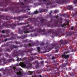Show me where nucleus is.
Wrapping results in <instances>:
<instances>
[{"label": "nucleus", "instance_id": "obj_1", "mask_svg": "<svg viewBox=\"0 0 77 77\" xmlns=\"http://www.w3.org/2000/svg\"><path fill=\"white\" fill-rule=\"evenodd\" d=\"M28 17H29V16H27L26 15L21 16L18 17H9V16H4L0 15V26H1L2 23L3 22L2 21V20H8L11 19H14V20H17V23H18L20 21L24 20V18H27ZM16 26H17V25L15 23H12V24H8L7 22H5V23H3L1 26H0V28L3 29L4 27H7L8 29L9 28H12L13 29H14V27H15Z\"/></svg>", "mask_w": 77, "mask_h": 77}, {"label": "nucleus", "instance_id": "obj_2", "mask_svg": "<svg viewBox=\"0 0 77 77\" xmlns=\"http://www.w3.org/2000/svg\"><path fill=\"white\" fill-rule=\"evenodd\" d=\"M60 44H51V47L47 45L46 46H44V48L45 50H48L50 51L51 50H52L53 48H54L55 49H59L60 47L61 46V45L64 44H68V42L66 40L63 41V40H60Z\"/></svg>", "mask_w": 77, "mask_h": 77}, {"label": "nucleus", "instance_id": "obj_3", "mask_svg": "<svg viewBox=\"0 0 77 77\" xmlns=\"http://www.w3.org/2000/svg\"><path fill=\"white\" fill-rule=\"evenodd\" d=\"M40 22H37L35 23V25L38 26V27H42L44 26H47L48 27H53V24H50V23H51V21H48L47 20L42 19L40 21Z\"/></svg>", "mask_w": 77, "mask_h": 77}, {"label": "nucleus", "instance_id": "obj_4", "mask_svg": "<svg viewBox=\"0 0 77 77\" xmlns=\"http://www.w3.org/2000/svg\"><path fill=\"white\" fill-rule=\"evenodd\" d=\"M44 2H45V4L46 5V6H49V5H51L52 4H54V3H58L59 5L60 4H62L63 3H67V2L68 1H70L71 0H59L58 1H55L54 2H52V3H51V2L49 0H42Z\"/></svg>", "mask_w": 77, "mask_h": 77}, {"label": "nucleus", "instance_id": "obj_5", "mask_svg": "<svg viewBox=\"0 0 77 77\" xmlns=\"http://www.w3.org/2000/svg\"><path fill=\"white\" fill-rule=\"evenodd\" d=\"M30 27L29 28H27V27ZM33 27H32V26L31 25L28 24L27 26H23L21 28L22 30H21V28H19L18 29V33L19 34L21 35L22 34H23V33H29V31H28V30H29L30 29H32Z\"/></svg>", "mask_w": 77, "mask_h": 77}, {"label": "nucleus", "instance_id": "obj_6", "mask_svg": "<svg viewBox=\"0 0 77 77\" xmlns=\"http://www.w3.org/2000/svg\"><path fill=\"white\" fill-rule=\"evenodd\" d=\"M31 49H28L26 50H25L23 51H22L21 50H19L17 51V50H15L13 52L12 54L13 57H15L16 56H18V54H20V56L23 57L24 55V53H27L30 51Z\"/></svg>", "mask_w": 77, "mask_h": 77}, {"label": "nucleus", "instance_id": "obj_7", "mask_svg": "<svg viewBox=\"0 0 77 77\" xmlns=\"http://www.w3.org/2000/svg\"><path fill=\"white\" fill-rule=\"evenodd\" d=\"M62 29H59L58 30H55L54 29H49L48 30V33H52L54 35V36H61L62 35Z\"/></svg>", "mask_w": 77, "mask_h": 77}, {"label": "nucleus", "instance_id": "obj_8", "mask_svg": "<svg viewBox=\"0 0 77 77\" xmlns=\"http://www.w3.org/2000/svg\"><path fill=\"white\" fill-rule=\"evenodd\" d=\"M34 32H36L37 31L38 33H35L34 34V35L35 36H38V34L39 35L41 34L42 35H47V33L45 32V29H41V28H40L39 29H34L33 30Z\"/></svg>", "mask_w": 77, "mask_h": 77}, {"label": "nucleus", "instance_id": "obj_9", "mask_svg": "<svg viewBox=\"0 0 77 77\" xmlns=\"http://www.w3.org/2000/svg\"><path fill=\"white\" fill-rule=\"evenodd\" d=\"M1 60H3L4 64H6L7 63L11 62H12V61H14V59L13 58H11L7 60L4 57H2L1 58Z\"/></svg>", "mask_w": 77, "mask_h": 77}, {"label": "nucleus", "instance_id": "obj_10", "mask_svg": "<svg viewBox=\"0 0 77 77\" xmlns=\"http://www.w3.org/2000/svg\"><path fill=\"white\" fill-rule=\"evenodd\" d=\"M69 53V51L64 52L63 54L62 55V57L63 58V59H69V56H70V55L69 54H67V53Z\"/></svg>", "mask_w": 77, "mask_h": 77}, {"label": "nucleus", "instance_id": "obj_11", "mask_svg": "<svg viewBox=\"0 0 77 77\" xmlns=\"http://www.w3.org/2000/svg\"><path fill=\"white\" fill-rule=\"evenodd\" d=\"M38 45H39V42H36L35 43H33L32 45V44L30 43L28 44V45H27L26 44H25L24 45V47H25V48H26L29 46V47H33V46H38Z\"/></svg>", "mask_w": 77, "mask_h": 77}, {"label": "nucleus", "instance_id": "obj_12", "mask_svg": "<svg viewBox=\"0 0 77 77\" xmlns=\"http://www.w3.org/2000/svg\"><path fill=\"white\" fill-rule=\"evenodd\" d=\"M11 36H13L10 37V38H6L4 40V41L5 42H6L8 41H9L10 40H13V39H16V37H14V34L13 33V32H11Z\"/></svg>", "mask_w": 77, "mask_h": 77}, {"label": "nucleus", "instance_id": "obj_13", "mask_svg": "<svg viewBox=\"0 0 77 77\" xmlns=\"http://www.w3.org/2000/svg\"><path fill=\"white\" fill-rule=\"evenodd\" d=\"M10 71H11V69H7L3 71V74L5 75H11V73L10 72Z\"/></svg>", "mask_w": 77, "mask_h": 77}, {"label": "nucleus", "instance_id": "obj_14", "mask_svg": "<svg viewBox=\"0 0 77 77\" xmlns=\"http://www.w3.org/2000/svg\"><path fill=\"white\" fill-rule=\"evenodd\" d=\"M52 72L51 73L52 77L54 76V74L56 75H60V72H58L57 70H54L53 69V70H51Z\"/></svg>", "mask_w": 77, "mask_h": 77}, {"label": "nucleus", "instance_id": "obj_15", "mask_svg": "<svg viewBox=\"0 0 77 77\" xmlns=\"http://www.w3.org/2000/svg\"><path fill=\"white\" fill-rule=\"evenodd\" d=\"M60 21H59V19H58L57 21H55V23H54V26L55 27L58 26V25L59 24H59H60V23H62V18L61 17H60Z\"/></svg>", "mask_w": 77, "mask_h": 77}, {"label": "nucleus", "instance_id": "obj_16", "mask_svg": "<svg viewBox=\"0 0 77 77\" xmlns=\"http://www.w3.org/2000/svg\"><path fill=\"white\" fill-rule=\"evenodd\" d=\"M20 66L23 68H24L26 66V65L23 62H20L19 63H17L16 64V66Z\"/></svg>", "mask_w": 77, "mask_h": 77}, {"label": "nucleus", "instance_id": "obj_17", "mask_svg": "<svg viewBox=\"0 0 77 77\" xmlns=\"http://www.w3.org/2000/svg\"><path fill=\"white\" fill-rule=\"evenodd\" d=\"M14 38H15L16 37V39L17 38V39H24L25 38H26L27 37V35H21L20 37H17L14 34Z\"/></svg>", "mask_w": 77, "mask_h": 77}, {"label": "nucleus", "instance_id": "obj_18", "mask_svg": "<svg viewBox=\"0 0 77 77\" xmlns=\"http://www.w3.org/2000/svg\"><path fill=\"white\" fill-rule=\"evenodd\" d=\"M28 60H29V61L30 62V61H32V60H35V58L33 57H30L28 59Z\"/></svg>", "mask_w": 77, "mask_h": 77}, {"label": "nucleus", "instance_id": "obj_19", "mask_svg": "<svg viewBox=\"0 0 77 77\" xmlns=\"http://www.w3.org/2000/svg\"><path fill=\"white\" fill-rule=\"evenodd\" d=\"M33 20H36V19H35V18H29L27 20V21H30V22H33Z\"/></svg>", "mask_w": 77, "mask_h": 77}, {"label": "nucleus", "instance_id": "obj_20", "mask_svg": "<svg viewBox=\"0 0 77 77\" xmlns=\"http://www.w3.org/2000/svg\"><path fill=\"white\" fill-rule=\"evenodd\" d=\"M59 17V16H58V15L55 16H54L53 15H51V20H52V19H53V18H56V19H57V18Z\"/></svg>", "mask_w": 77, "mask_h": 77}, {"label": "nucleus", "instance_id": "obj_21", "mask_svg": "<svg viewBox=\"0 0 77 77\" xmlns=\"http://www.w3.org/2000/svg\"><path fill=\"white\" fill-rule=\"evenodd\" d=\"M5 31L7 35H9V33L11 31V30L10 29H6L5 30Z\"/></svg>", "mask_w": 77, "mask_h": 77}, {"label": "nucleus", "instance_id": "obj_22", "mask_svg": "<svg viewBox=\"0 0 77 77\" xmlns=\"http://www.w3.org/2000/svg\"><path fill=\"white\" fill-rule=\"evenodd\" d=\"M29 23V22H25V23H19V25H26V24H28Z\"/></svg>", "mask_w": 77, "mask_h": 77}, {"label": "nucleus", "instance_id": "obj_23", "mask_svg": "<svg viewBox=\"0 0 77 77\" xmlns=\"http://www.w3.org/2000/svg\"><path fill=\"white\" fill-rule=\"evenodd\" d=\"M42 75H36L35 74H34L33 76L32 75V77H42Z\"/></svg>", "mask_w": 77, "mask_h": 77}, {"label": "nucleus", "instance_id": "obj_24", "mask_svg": "<svg viewBox=\"0 0 77 77\" xmlns=\"http://www.w3.org/2000/svg\"><path fill=\"white\" fill-rule=\"evenodd\" d=\"M45 11H47V9H42L40 11V13H41L42 12H45Z\"/></svg>", "mask_w": 77, "mask_h": 77}, {"label": "nucleus", "instance_id": "obj_25", "mask_svg": "<svg viewBox=\"0 0 77 77\" xmlns=\"http://www.w3.org/2000/svg\"><path fill=\"white\" fill-rule=\"evenodd\" d=\"M73 7L72 6L70 5L67 6V8L69 10H72Z\"/></svg>", "mask_w": 77, "mask_h": 77}, {"label": "nucleus", "instance_id": "obj_26", "mask_svg": "<svg viewBox=\"0 0 77 77\" xmlns=\"http://www.w3.org/2000/svg\"><path fill=\"white\" fill-rule=\"evenodd\" d=\"M66 36H71L72 35V34L70 32H66Z\"/></svg>", "mask_w": 77, "mask_h": 77}, {"label": "nucleus", "instance_id": "obj_27", "mask_svg": "<svg viewBox=\"0 0 77 77\" xmlns=\"http://www.w3.org/2000/svg\"><path fill=\"white\" fill-rule=\"evenodd\" d=\"M12 47H13V48H16L17 49L18 47H19V46H15V45H12Z\"/></svg>", "mask_w": 77, "mask_h": 77}, {"label": "nucleus", "instance_id": "obj_28", "mask_svg": "<svg viewBox=\"0 0 77 77\" xmlns=\"http://www.w3.org/2000/svg\"><path fill=\"white\" fill-rule=\"evenodd\" d=\"M61 27H63L66 26V25H68V23L65 24L63 23L62 25H61Z\"/></svg>", "mask_w": 77, "mask_h": 77}, {"label": "nucleus", "instance_id": "obj_29", "mask_svg": "<svg viewBox=\"0 0 77 77\" xmlns=\"http://www.w3.org/2000/svg\"><path fill=\"white\" fill-rule=\"evenodd\" d=\"M31 40H29L28 39H26V40H25V42H31Z\"/></svg>", "mask_w": 77, "mask_h": 77}, {"label": "nucleus", "instance_id": "obj_30", "mask_svg": "<svg viewBox=\"0 0 77 77\" xmlns=\"http://www.w3.org/2000/svg\"><path fill=\"white\" fill-rule=\"evenodd\" d=\"M14 42L16 44H20V42H17V41H15Z\"/></svg>", "mask_w": 77, "mask_h": 77}, {"label": "nucleus", "instance_id": "obj_31", "mask_svg": "<svg viewBox=\"0 0 77 77\" xmlns=\"http://www.w3.org/2000/svg\"><path fill=\"white\" fill-rule=\"evenodd\" d=\"M39 64H37V65H35V68L36 69H38V68H39Z\"/></svg>", "mask_w": 77, "mask_h": 77}, {"label": "nucleus", "instance_id": "obj_32", "mask_svg": "<svg viewBox=\"0 0 77 77\" xmlns=\"http://www.w3.org/2000/svg\"><path fill=\"white\" fill-rule=\"evenodd\" d=\"M32 64H31V63H28V67H30V66H32Z\"/></svg>", "mask_w": 77, "mask_h": 77}, {"label": "nucleus", "instance_id": "obj_33", "mask_svg": "<svg viewBox=\"0 0 77 77\" xmlns=\"http://www.w3.org/2000/svg\"><path fill=\"white\" fill-rule=\"evenodd\" d=\"M6 51H8V52H9V53H11V50H10V49H9V48H7L6 49Z\"/></svg>", "mask_w": 77, "mask_h": 77}, {"label": "nucleus", "instance_id": "obj_34", "mask_svg": "<svg viewBox=\"0 0 77 77\" xmlns=\"http://www.w3.org/2000/svg\"><path fill=\"white\" fill-rule=\"evenodd\" d=\"M2 33H3V34L6 33V31H5V30H2Z\"/></svg>", "mask_w": 77, "mask_h": 77}, {"label": "nucleus", "instance_id": "obj_35", "mask_svg": "<svg viewBox=\"0 0 77 77\" xmlns=\"http://www.w3.org/2000/svg\"><path fill=\"white\" fill-rule=\"evenodd\" d=\"M37 48L38 51H40V47H38Z\"/></svg>", "mask_w": 77, "mask_h": 77}, {"label": "nucleus", "instance_id": "obj_36", "mask_svg": "<svg viewBox=\"0 0 77 77\" xmlns=\"http://www.w3.org/2000/svg\"><path fill=\"white\" fill-rule=\"evenodd\" d=\"M58 12H59V11L57 10H56L54 11V13L55 14H56V13H57Z\"/></svg>", "mask_w": 77, "mask_h": 77}, {"label": "nucleus", "instance_id": "obj_37", "mask_svg": "<svg viewBox=\"0 0 77 77\" xmlns=\"http://www.w3.org/2000/svg\"><path fill=\"white\" fill-rule=\"evenodd\" d=\"M77 15V12H75L74 14H73V16H76Z\"/></svg>", "mask_w": 77, "mask_h": 77}, {"label": "nucleus", "instance_id": "obj_38", "mask_svg": "<svg viewBox=\"0 0 77 77\" xmlns=\"http://www.w3.org/2000/svg\"><path fill=\"white\" fill-rule=\"evenodd\" d=\"M52 11H50V13H49V14H50V15H49V16H50V18H51V13H52Z\"/></svg>", "mask_w": 77, "mask_h": 77}, {"label": "nucleus", "instance_id": "obj_39", "mask_svg": "<svg viewBox=\"0 0 77 77\" xmlns=\"http://www.w3.org/2000/svg\"><path fill=\"white\" fill-rule=\"evenodd\" d=\"M38 13V11H36L34 12V14H37Z\"/></svg>", "mask_w": 77, "mask_h": 77}, {"label": "nucleus", "instance_id": "obj_40", "mask_svg": "<svg viewBox=\"0 0 77 77\" xmlns=\"http://www.w3.org/2000/svg\"><path fill=\"white\" fill-rule=\"evenodd\" d=\"M20 3L22 5H23V6H24L25 5H24V4L23 3V2H20Z\"/></svg>", "mask_w": 77, "mask_h": 77}, {"label": "nucleus", "instance_id": "obj_41", "mask_svg": "<svg viewBox=\"0 0 77 77\" xmlns=\"http://www.w3.org/2000/svg\"><path fill=\"white\" fill-rule=\"evenodd\" d=\"M70 75L71 76H72V77H74L75 75L74 74V73H72L70 74Z\"/></svg>", "mask_w": 77, "mask_h": 77}, {"label": "nucleus", "instance_id": "obj_42", "mask_svg": "<svg viewBox=\"0 0 77 77\" xmlns=\"http://www.w3.org/2000/svg\"><path fill=\"white\" fill-rule=\"evenodd\" d=\"M2 51H3V50L2 49H0V52H2ZM2 54L0 53V56H2Z\"/></svg>", "mask_w": 77, "mask_h": 77}, {"label": "nucleus", "instance_id": "obj_43", "mask_svg": "<svg viewBox=\"0 0 77 77\" xmlns=\"http://www.w3.org/2000/svg\"><path fill=\"white\" fill-rule=\"evenodd\" d=\"M66 63L63 64V67H65L66 66Z\"/></svg>", "mask_w": 77, "mask_h": 77}, {"label": "nucleus", "instance_id": "obj_44", "mask_svg": "<svg viewBox=\"0 0 77 77\" xmlns=\"http://www.w3.org/2000/svg\"><path fill=\"white\" fill-rule=\"evenodd\" d=\"M40 45L42 46L43 45H44V43L43 42H42L40 44Z\"/></svg>", "mask_w": 77, "mask_h": 77}, {"label": "nucleus", "instance_id": "obj_45", "mask_svg": "<svg viewBox=\"0 0 77 77\" xmlns=\"http://www.w3.org/2000/svg\"><path fill=\"white\" fill-rule=\"evenodd\" d=\"M74 4H75V3H77V0H75L74 1Z\"/></svg>", "mask_w": 77, "mask_h": 77}, {"label": "nucleus", "instance_id": "obj_46", "mask_svg": "<svg viewBox=\"0 0 77 77\" xmlns=\"http://www.w3.org/2000/svg\"><path fill=\"white\" fill-rule=\"evenodd\" d=\"M30 75H32L33 74V72H29Z\"/></svg>", "mask_w": 77, "mask_h": 77}, {"label": "nucleus", "instance_id": "obj_47", "mask_svg": "<svg viewBox=\"0 0 77 77\" xmlns=\"http://www.w3.org/2000/svg\"><path fill=\"white\" fill-rule=\"evenodd\" d=\"M59 51V49H57L55 50V53H58Z\"/></svg>", "mask_w": 77, "mask_h": 77}, {"label": "nucleus", "instance_id": "obj_48", "mask_svg": "<svg viewBox=\"0 0 77 77\" xmlns=\"http://www.w3.org/2000/svg\"><path fill=\"white\" fill-rule=\"evenodd\" d=\"M5 54L7 57H8L9 56V54L8 53Z\"/></svg>", "mask_w": 77, "mask_h": 77}, {"label": "nucleus", "instance_id": "obj_49", "mask_svg": "<svg viewBox=\"0 0 77 77\" xmlns=\"http://www.w3.org/2000/svg\"><path fill=\"white\" fill-rule=\"evenodd\" d=\"M10 43H11V44H14V42H13L12 41L10 42Z\"/></svg>", "mask_w": 77, "mask_h": 77}, {"label": "nucleus", "instance_id": "obj_50", "mask_svg": "<svg viewBox=\"0 0 77 77\" xmlns=\"http://www.w3.org/2000/svg\"><path fill=\"white\" fill-rule=\"evenodd\" d=\"M17 61H19V60H20V58L18 57H17Z\"/></svg>", "mask_w": 77, "mask_h": 77}, {"label": "nucleus", "instance_id": "obj_51", "mask_svg": "<svg viewBox=\"0 0 77 77\" xmlns=\"http://www.w3.org/2000/svg\"><path fill=\"white\" fill-rule=\"evenodd\" d=\"M35 63H36L37 64V65L38 64H39L38 63V62H37V61H35Z\"/></svg>", "mask_w": 77, "mask_h": 77}, {"label": "nucleus", "instance_id": "obj_52", "mask_svg": "<svg viewBox=\"0 0 77 77\" xmlns=\"http://www.w3.org/2000/svg\"><path fill=\"white\" fill-rule=\"evenodd\" d=\"M7 37H8V36H7V35H4V38H7Z\"/></svg>", "mask_w": 77, "mask_h": 77}, {"label": "nucleus", "instance_id": "obj_53", "mask_svg": "<svg viewBox=\"0 0 77 77\" xmlns=\"http://www.w3.org/2000/svg\"><path fill=\"white\" fill-rule=\"evenodd\" d=\"M73 29H74V27L73 26H72L71 27V30H73Z\"/></svg>", "mask_w": 77, "mask_h": 77}, {"label": "nucleus", "instance_id": "obj_54", "mask_svg": "<svg viewBox=\"0 0 77 77\" xmlns=\"http://www.w3.org/2000/svg\"><path fill=\"white\" fill-rule=\"evenodd\" d=\"M11 50L12 51L14 49V48L12 47H11Z\"/></svg>", "mask_w": 77, "mask_h": 77}, {"label": "nucleus", "instance_id": "obj_55", "mask_svg": "<svg viewBox=\"0 0 77 77\" xmlns=\"http://www.w3.org/2000/svg\"><path fill=\"white\" fill-rule=\"evenodd\" d=\"M23 60H26V57H25L23 59Z\"/></svg>", "mask_w": 77, "mask_h": 77}, {"label": "nucleus", "instance_id": "obj_56", "mask_svg": "<svg viewBox=\"0 0 77 77\" xmlns=\"http://www.w3.org/2000/svg\"><path fill=\"white\" fill-rule=\"evenodd\" d=\"M41 63H42V64H43V63H44V61H41Z\"/></svg>", "mask_w": 77, "mask_h": 77}, {"label": "nucleus", "instance_id": "obj_57", "mask_svg": "<svg viewBox=\"0 0 77 77\" xmlns=\"http://www.w3.org/2000/svg\"><path fill=\"white\" fill-rule=\"evenodd\" d=\"M52 59H55V57H53L52 58Z\"/></svg>", "mask_w": 77, "mask_h": 77}, {"label": "nucleus", "instance_id": "obj_58", "mask_svg": "<svg viewBox=\"0 0 77 77\" xmlns=\"http://www.w3.org/2000/svg\"><path fill=\"white\" fill-rule=\"evenodd\" d=\"M14 72H15V71H16V69H15V68L14 67Z\"/></svg>", "mask_w": 77, "mask_h": 77}, {"label": "nucleus", "instance_id": "obj_59", "mask_svg": "<svg viewBox=\"0 0 77 77\" xmlns=\"http://www.w3.org/2000/svg\"><path fill=\"white\" fill-rule=\"evenodd\" d=\"M28 14H29V15H30V12H28Z\"/></svg>", "mask_w": 77, "mask_h": 77}, {"label": "nucleus", "instance_id": "obj_60", "mask_svg": "<svg viewBox=\"0 0 77 77\" xmlns=\"http://www.w3.org/2000/svg\"><path fill=\"white\" fill-rule=\"evenodd\" d=\"M51 69H48V70H47V71H51Z\"/></svg>", "mask_w": 77, "mask_h": 77}, {"label": "nucleus", "instance_id": "obj_61", "mask_svg": "<svg viewBox=\"0 0 77 77\" xmlns=\"http://www.w3.org/2000/svg\"><path fill=\"white\" fill-rule=\"evenodd\" d=\"M36 54H37V53H35L33 54V55L34 56H35V55H36Z\"/></svg>", "mask_w": 77, "mask_h": 77}, {"label": "nucleus", "instance_id": "obj_62", "mask_svg": "<svg viewBox=\"0 0 77 77\" xmlns=\"http://www.w3.org/2000/svg\"><path fill=\"white\" fill-rule=\"evenodd\" d=\"M8 23H11V20H9L8 21Z\"/></svg>", "mask_w": 77, "mask_h": 77}, {"label": "nucleus", "instance_id": "obj_63", "mask_svg": "<svg viewBox=\"0 0 77 77\" xmlns=\"http://www.w3.org/2000/svg\"><path fill=\"white\" fill-rule=\"evenodd\" d=\"M0 38H2V35H0Z\"/></svg>", "mask_w": 77, "mask_h": 77}, {"label": "nucleus", "instance_id": "obj_64", "mask_svg": "<svg viewBox=\"0 0 77 77\" xmlns=\"http://www.w3.org/2000/svg\"><path fill=\"white\" fill-rule=\"evenodd\" d=\"M0 71H3V69H0Z\"/></svg>", "mask_w": 77, "mask_h": 77}]
</instances>
